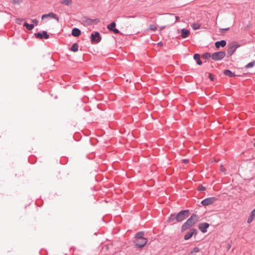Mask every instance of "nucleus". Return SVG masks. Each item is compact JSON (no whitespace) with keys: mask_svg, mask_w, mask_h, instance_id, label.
I'll use <instances>...</instances> for the list:
<instances>
[{"mask_svg":"<svg viewBox=\"0 0 255 255\" xmlns=\"http://www.w3.org/2000/svg\"><path fill=\"white\" fill-rule=\"evenodd\" d=\"M201 25V24L197 22H195L192 24L191 27L193 30H198L200 29Z\"/></svg>","mask_w":255,"mask_h":255,"instance_id":"nucleus-25","label":"nucleus"},{"mask_svg":"<svg viewBox=\"0 0 255 255\" xmlns=\"http://www.w3.org/2000/svg\"><path fill=\"white\" fill-rule=\"evenodd\" d=\"M91 41L92 43H98L102 39V37L98 31L92 32L90 35Z\"/></svg>","mask_w":255,"mask_h":255,"instance_id":"nucleus-4","label":"nucleus"},{"mask_svg":"<svg viewBox=\"0 0 255 255\" xmlns=\"http://www.w3.org/2000/svg\"><path fill=\"white\" fill-rule=\"evenodd\" d=\"M116 22L113 21V22H112L110 24H109L107 26V28L109 30L112 31V29H113L114 28H115L116 27Z\"/></svg>","mask_w":255,"mask_h":255,"instance_id":"nucleus-26","label":"nucleus"},{"mask_svg":"<svg viewBox=\"0 0 255 255\" xmlns=\"http://www.w3.org/2000/svg\"><path fill=\"white\" fill-rule=\"evenodd\" d=\"M209 79L211 81H214V76H213V75L211 73H209Z\"/></svg>","mask_w":255,"mask_h":255,"instance_id":"nucleus-34","label":"nucleus"},{"mask_svg":"<svg viewBox=\"0 0 255 255\" xmlns=\"http://www.w3.org/2000/svg\"><path fill=\"white\" fill-rule=\"evenodd\" d=\"M35 36L38 39H47L49 38V35L46 31H42L41 32H37L34 33Z\"/></svg>","mask_w":255,"mask_h":255,"instance_id":"nucleus-10","label":"nucleus"},{"mask_svg":"<svg viewBox=\"0 0 255 255\" xmlns=\"http://www.w3.org/2000/svg\"><path fill=\"white\" fill-rule=\"evenodd\" d=\"M144 233L143 232H139L137 233L135 235V240H142L147 239L143 237Z\"/></svg>","mask_w":255,"mask_h":255,"instance_id":"nucleus-19","label":"nucleus"},{"mask_svg":"<svg viewBox=\"0 0 255 255\" xmlns=\"http://www.w3.org/2000/svg\"><path fill=\"white\" fill-rule=\"evenodd\" d=\"M189 160L187 159H184L183 160V162L185 164L188 163Z\"/></svg>","mask_w":255,"mask_h":255,"instance_id":"nucleus-37","label":"nucleus"},{"mask_svg":"<svg viewBox=\"0 0 255 255\" xmlns=\"http://www.w3.org/2000/svg\"><path fill=\"white\" fill-rule=\"evenodd\" d=\"M72 35L74 37H78L81 33V30L76 27H74L72 30Z\"/></svg>","mask_w":255,"mask_h":255,"instance_id":"nucleus-15","label":"nucleus"},{"mask_svg":"<svg viewBox=\"0 0 255 255\" xmlns=\"http://www.w3.org/2000/svg\"><path fill=\"white\" fill-rule=\"evenodd\" d=\"M227 44L226 41L225 40H222L220 41H217L215 43V47L217 49L220 48V47H224Z\"/></svg>","mask_w":255,"mask_h":255,"instance_id":"nucleus-13","label":"nucleus"},{"mask_svg":"<svg viewBox=\"0 0 255 255\" xmlns=\"http://www.w3.org/2000/svg\"><path fill=\"white\" fill-rule=\"evenodd\" d=\"M254 146L255 147V142L254 143Z\"/></svg>","mask_w":255,"mask_h":255,"instance_id":"nucleus-42","label":"nucleus"},{"mask_svg":"<svg viewBox=\"0 0 255 255\" xmlns=\"http://www.w3.org/2000/svg\"><path fill=\"white\" fill-rule=\"evenodd\" d=\"M157 44L158 45H160V46H162L163 45V43L161 42H158Z\"/></svg>","mask_w":255,"mask_h":255,"instance_id":"nucleus-39","label":"nucleus"},{"mask_svg":"<svg viewBox=\"0 0 255 255\" xmlns=\"http://www.w3.org/2000/svg\"><path fill=\"white\" fill-rule=\"evenodd\" d=\"M190 31L189 30L186 29V28H182L181 29V36L183 38H187L188 35H189Z\"/></svg>","mask_w":255,"mask_h":255,"instance_id":"nucleus-16","label":"nucleus"},{"mask_svg":"<svg viewBox=\"0 0 255 255\" xmlns=\"http://www.w3.org/2000/svg\"><path fill=\"white\" fill-rule=\"evenodd\" d=\"M200 249L198 247H194L192 251H190V255H192L193 253H199Z\"/></svg>","mask_w":255,"mask_h":255,"instance_id":"nucleus-29","label":"nucleus"},{"mask_svg":"<svg viewBox=\"0 0 255 255\" xmlns=\"http://www.w3.org/2000/svg\"><path fill=\"white\" fill-rule=\"evenodd\" d=\"M197 189L199 191L202 192L206 190V187L203 185L200 184L198 186Z\"/></svg>","mask_w":255,"mask_h":255,"instance_id":"nucleus-30","label":"nucleus"},{"mask_svg":"<svg viewBox=\"0 0 255 255\" xmlns=\"http://www.w3.org/2000/svg\"><path fill=\"white\" fill-rule=\"evenodd\" d=\"M229 29V28H226L222 29V30L226 31V30H228Z\"/></svg>","mask_w":255,"mask_h":255,"instance_id":"nucleus-38","label":"nucleus"},{"mask_svg":"<svg viewBox=\"0 0 255 255\" xmlns=\"http://www.w3.org/2000/svg\"><path fill=\"white\" fill-rule=\"evenodd\" d=\"M14 3H19L22 1V0H11Z\"/></svg>","mask_w":255,"mask_h":255,"instance_id":"nucleus-35","label":"nucleus"},{"mask_svg":"<svg viewBox=\"0 0 255 255\" xmlns=\"http://www.w3.org/2000/svg\"><path fill=\"white\" fill-rule=\"evenodd\" d=\"M192 226L187 222L186 221L181 227V232H183L188 229H191Z\"/></svg>","mask_w":255,"mask_h":255,"instance_id":"nucleus-14","label":"nucleus"},{"mask_svg":"<svg viewBox=\"0 0 255 255\" xmlns=\"http://www.w3.org/2000/svg\"><path fill=\"white\" fill-rule=\"evenodd\" d=\"M198 233V230L195 228L190 229L184 235V239L185 240H189L193 235L196 236Z\"/></svg>","mask_w":255,"mask_h":255,"instance_id":"nucleus-6","label":"nucleus"},{"mask_svg":"<svg viewBox=\"0 0 255 255\" xmlns=\"http://www.w3.org/2000/svg\"><path fill=\"white\" fill-rule=\"evenodd\" d=\"M112 31L114 32L115 34H118L120 33V31L119 29L116 28V27L114 28L113 29H112Z\"/></svg>","mask_w":255,"mask_h":255,"instance_id":"nucleus-33","label":"nucleus"},{"mask_svg":"<svg viewBox=\"0 0 255 255\" xmlns=\"http://www.w3.org/2000/svg\"><path fill=\"white\" fill-rule=\"evenodd\" d=\"M201 57L207 60L209 59L210 58H212V55L209 52H205L201 55Z\"/></svg>","mask_w":255,"mask_h":255,"instance_id":"nucleus-23","label":"nucleus"},{"mask_svg":"<svg viewBox=\"0 0 255 255\" xmlns=\"http://www.w3.org/2000/svg\"><path fill=\"white\" fill-rule=\"evenodd\" d=\"M61 3L67 6H69L72 3V0H62Z\"/></svg>","mask_w":255,"mask_h":255,"instance_id":"nucleus-27","label":"nucleus"},{"mask_svg":"<svg viewBox=\"0 0 255 255\" xmlns=\"http://www.w3.org/2000/svg\"><path fill=\"white\" fill-rule=\"evenodd\" d=\"M164 28V26L162 27L161 28V29H163Z\"/></svg>","mask_w":255,"mask_h":255,"instance_id":"nucleus-41","label":"nucleus"},{"mask_svg":"<svg viewBox=\"0 0 255 255\" xmlns=\"http://www.w3.org/2000/svg\"><path fill=\"white\" fill-rule=\"evenodd\" d=\"M199 216L196 214H192L187 221L192 226H193L198 221Z\"/></svg>","mask_w":255,"mask_h":255,"instance_id":"nucleus-8","label":"nucleus"},{"mask_svg":"<svg viewBox=\"0 0 255 255\" xmlns=\"http://www.w3.org/2000/svg\"><path fill=\"white\" fill-rule=\"evenodd\" d=\"M100 22L99 18L93 19V24H97Z\"/></svg>","mask_w":255,"mask_h":255,"instance_id":"nucleus-32","label":"nucleus"},{"mask_svg":"<svg viewBox=\"0 0 255 255\" xmlns=\"http://www.w3.org/2000/svg\"><path fill=\"white\" fill-rule=\"evenodd\" d=\"M83 21L87 25L93 24V19L88 18L87 17H84L83 18Z\"/></svg>","mask_w":255,"mask_h":255,"instance_id":"nucleus-20","label":"nucleus"},{"mask_svg":"<svg viewBox=\"0 0 255 255\" xmlns=\"http://www.w3.org/2000/svg\"><path fill=\"white\" fill-rule=\"evenodd\" d=\"M177 213H172L167 219V222L171 225H174L178 223Z\"/></svg>","mask_w":255,"mask_h":255,"instance_id":"nucleus-5","label":"nucleus"},{"mask_svg":"<svg viewBox=\"0 0 255 255\" xmlns=\"http://www.w3.org/2000/svg\"><path fill=\"white\" fill-rule=\"evenodd\" d=\"M50 17L52 18L56 19L57 20H59L58 16L55 13H54L52 12H49L48 14H43L41 18H42V19H43L44 18H45V17Z\"/></svg>","mask_w":255,"mask_h":255,"instance_id":"nucleus-12","label":"nucleus"},{"mask_svg":"<svg viewBox=\"0 0 255 255\" xmlns=\"http://www.w3.org/2000/svg\"><path fill=\"white\" fill-rule=\"evenodd\" d=\"M194 59L196 61V63L199 65L202 64V62L200 60V55L198 53H196L193 56Z\"/></svg>","mask_w":255,"mask_h":255,"instance_id":"nucleus-17","label":"nucleus"},{"mask_svg":"<svg viewBox=\"0 0 255 255\" xmlns=\"http://www.w3.org/2000/svg\"><path fill=\"white\" fill-rule=\"evenodd\" d=\"M210 224L208 223L203 222L199 223L198 229L203 233H205L207 232V229L209 227Z\"/></svg>","mask_w":255,"mask_h":255,"instance_id":"nucleus-11","label":"nucleus"},{"mask_svg":"<svg viewBox=\"0 0 255 255\" xmlns=\"http://www.w3.org/2000/svg\"><path fill=\"white\" fill-rule=\"evenodd\" d=\"M224 74L226 76H227L230 78L236 76L237 75L233 72H232L231 70L229 69H226L224 71Z\"/></svg>","mask_w":255,"mask_h":255,"instance_id":"nucleus-18","label":"nucleus"},{"mask_svg":"<svg viewBox=\"0 0 255 255\" xmlns=\"http://www.w3.org/2000/svg\"><path fill=\"white\" fill-rule=\"evenodd\" d=\"M135 247L142 248L147 243V239L135 240L134 241Z\"/></svg>","mask_w":255,"mask_h":255,"instance_id":"nucleus-9","label":"nucleus"},{"mask_svg":"<svg viewBox=\"0 0 255 255\" xmlns=\"http://www.w3.org/2000/svg\"><path fill=\"white\" fill-rule=\"evenodd\" d=\"M226 56V52L224 51H218L212 54V59L214 61H220Z\"/></svg>","mask_w":255,"mask_h":255,"instance_id":"nucleus-3","label":"nucleus"},{"mask_svg":"<svg viewBox=\"0 0 255 255\" xmlns=\"http://www.w3.org/2000/svg\"><path fill=\"white\" fill-rule=\"evenodd\" d=\"M255 65V60H253L251 62H250V63H249L248 64H247L246 66H245V68H252L253 67H254Z\"/></svg>","mask_w":255,"mask_h":255,"instance_id":"nucleus-28","label":"nucleus"},{"mask_svg":"<svg viewBox=\"0 0 255 255\" xmlns=\"http://www.w3.org/2000/svg\"><path fill=\"white\" fill-rule=\"evenodd\" d=\"M178 223L184 221L190 216V211L188 209L183 210L177 213Z\"/></svg>","mask_w":255,"mask_h":255,"instance_id":"nucleus-2","label":"nucleus"},{"mask_svg":"<svg viewBox=\"0 0 255 255\" xmlns=\"http://www.w3.org/2000/svg\"><path fill=\"white\" fill-rule=\"evenodd\" d=\"M255 216V212H253V210L252 211L250 216L249 217L248 219V220H247V223L250 224L251 223L253 219H254V217Z\"/></svg>","mask_w":255,"mask_h":255,"instance_id":"nucleus-24","label":"nucleus"},{"mask_svg":"<svg viewBox=\"0 0 255 255\" xmlns=\"http://www.w3.org/2000/svg\"><path fill=\"white\" fill-rule=\"evenodd\" d=\"M176 18L177 19L178 18V16H176Z\"/></svg>","mask_w":255,"mask_h":255,"instance_id":"nucleus-40","label":"nucleus"},{"mask_svg":"<svg viewBox=\"0 0 255 255\" xmlns=\"http://www.w3.org/2000/svg\"><path fill=\"white\" fill-rule=\"evenodd\" d=\"M78 47H79V45L78 44V43H74L72 45V46L71 47L70 50L71 51H73L74 52H76L77 51H78Z\"/></svg>","mask_w":255,"mask_h":255,"instance_id":"nucleus-21","label":"nucleus"},{"mask_svg":"<svg viewBox=\"0 0 255 255\" xmlns=\"http://www.w3.org/2000/svg\"><path fill=\"white\" fill-rule=\"evenodd\" d=\"M216 200L217 198L215 197H209L203 200L201 204L204 206H206L212 204Z\"/></svg>","mask_w":255,"mask_h":255,"instance_id":"nucleus-7","label":"nucleus"},{"mask_svg":"<svg viewBox=\"0 0 255 255\" xmlns=\"http://www.w3.org/2000/svg\"><path fill=\"white\" fill-rule=\"evenodd\" d=\"M149 29L155 31L156 30H157V27L154 24H150L149 26Z\"/></svg>","mask_w":255,"mask_h":255,"instance_id":"nucleus-31","label":"nucleus"},{"mask_svg":"<svg viewBox=\"0 0 255 255\" xmlns=\"http://www.w3.org/2000/svg\"><path fill=\"white\" fill-rule=\"evenodd\" d=\"M23 26H25L26 29L28 30H31L34 28V24H29L27 22H24L23 24Z\"/></svg>","mask_w":255,"mask_h":255,"instance_id":"nucleus-22","label":"nucleus"},{"mask_svg":"<svg viewBox=\"0 0 255 255\" xmlns=\"http://www.w3.org/2000/svg\"><path fill=\"white\" fill-rule=\"evenodd\" d=\"M32 22H33V24H35V25H37L38 24V21L36 19H33Z\"/></svg>","mask_w":255,"mask_h":255,"instance_id":"nucleus-36","label":"nucleus"},{"mask_svg":"<svg viewBox=\"0 0 255 255\" xmlns=\"http://www.w3.org/2000/svg\"><path fill=\"white\" fill-rule=\"evenodd\" d=\"M240 46L241 45L235 41L229 43L228 45V48L227 49V57L229 58L231 57L236 51V49Z\"/></svg>","mask_w":255,"mask_h":255,"instance_id":"nucleus-1","label":"nucleus"}]
</instances>
